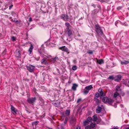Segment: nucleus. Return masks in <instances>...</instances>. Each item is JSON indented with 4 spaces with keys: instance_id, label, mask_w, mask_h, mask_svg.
I'll return each instance as SVG.
<instances>
[{
    "instance_id": "nucleus-55",
    "label": "nucleus",
    "mask_w": 129,
    "mask_h": 129,
    "mask_svg": "<svg viewBox=\"0 0 129 129\" xmlns=\"http://www.w3.org/2000/svg\"><path fill=\"white\" fill-rule=\"evenodd\" d=\"M12 17H9V18H10V19H12Z\"/></svg>"
},
{
    "instance_id": "nucleus-54",
    "label": "nucleus",
    "mask_w": 129,
    "mask_h": 129,
    "mask_svg": "<svg viewBox=\"0 0 129 129\" xmlns=\"http://www.w3.org/2000/svg\"><path fill=\"white\" fill-rule=\"evenodd\" d=\"M80 35L79 34L78 35V36H79V37H80Z\"/></svg>"
},
{
    "instance_id": "nucleus-46",
    "label": "nucleus",
    "mask_w": 129,
    "mask_h": 129,
    "mask_svg": "<svg viewBox=\"0 0 129 129\" xmlns=\"http://www.w3.org/2000/svg\"><path fill=\"white\" fill-rule=\"evenodd\" d=\"M64 123L65 124L67 123L66 118L64 122Z\"/></svg>"
},
{
    "instance_id": "nucleus-53",
    "label": "nucleus",
    "mask_w": 129,
    "mask_h": 129,
    "mask_svg": "<svg viewBox=\"0 0 129 129\" xmlns=\"http://www.w3.org/2000/svg\"><path fill=\"white\" fill-rule=\"evenodd\" d=\"M126 129H129V127L126 128Z\"/></svg>"
},
{
    "instance_id": "nucleus-3",
    "label": "nucleus",
    "mask_w": 129,
    "mask_h": 129,
    "mask_svg": "<svg viewBox=\"0 0 129 129\" xmlns=\"http://www.w3.org/2000/svg\"><path fill=\"white\" fill-rule=\"evenodd\" d=\"M92 119V118L91 117H88L87 119L84 122L83 125L84 126H85L88 124L91 121Z\"/></svg>"
},
{
    "instance_id": "nucleus-28",
    "label": "nucleus",
    "mask_w": 129,
    "mask_h": 129,
    "mask_svg": "<svg viewBox=\"0 0 129 129\" xmlns=\"http://www.w3.org/2000/svg\"><path fill=\"white\" fill-rule=\"evenodd\" d=\"M108 79L111 80H114L115 78L113 76H110L108 77Z\"/></svg>"
},
{
    "instance_id": "nucleus-43",
    "label": "nucleus",
    "mask_w": 129,
    "mask_h": 129,
    "mask_svg": "<svg viewBox=\"0 0 129 129\" xmlns=\"http://www.w3.org/2000/svg\"><path fill=\"white\" fill-rule=\"evenodd\" d=\"M32 20V18H31V17H30L29 18V22H31V21Z\"/></svg>"
},
{
    "instance_id": "nucleus-21",
    "label": "nucleus",
    "mask_w": 129,
    "mask_h": 129,
    "mask_svg": "<svg viewBox=\"0 0 129 129\" xmlns=\"http://www.w3.org/2000/svg\"><path fill=\"white\" fill-rule=\"evenodd\" d=\"M97 62L100 64H102L104 63V60L102 59L97 60Z\"/></svg>"
},
{
    "instance_id": "nucleus-48",
    "label": "nucleus",
    "mask_w": 129,
    "mask_h": 129,
    "mask_svg": "<svg viewBox=\"0 0 129 129\" xmlns=\"http://www.w3.org/2000/svg\"><path fill=\"white\" fill-rule=\"evenodd\" d=\"M18 54L19 55H20V51H18Z\"/></svg>"
},
{
    "instance_id": "nucleus-41",
    "label": "nucleus",
    "mask_w": 129,
    "mask_h": 129,
    "mask_svg": "<svg viewBox=\"0 0 129 129\" xmlns=\"http://www.w3.org/2000/svg\"><path fill=\"white\" fill-rule=\"evenodd\" d=\"M13 6V5H11L9 7V9L11 10Z\"/></svg>"
},
{
    "instance_id": "nucleus-47",
    "label": "nucleus",
    "mask_w": 129,
    "mask_h": 129,
    "mask_svg": "<svg viewBox=\"0 0 129 129\" xmlns=\"http://www.w3.org/2000/svg\"><path fill=\"white\" fill-rule=\"evenodd\" d=\"M121 7H118L117 8V9L118 10H120L121 9Z\"/></svg>"
},
{
    "instance_id": "nucleus-22",
    "label": "nucleus",
    "mask_w": 129,
    "mask_h": 129,
    "mask_svg": "<svg viewBox=\"0 0 129 129\" xmlns=\"http://www.w3.org/2000/svg\"><path fill=\"white\" fill-rule=\"evenodd\" d=\"M108 97H104L103 99V101L105 103H107L108 100Z\"/></svg>"
},
{
    "instance_id": "nucleus-44",
    "label": "nucleus",
    "mask_w": 129,
    "mask_h": 129,
    "mask_svg": "<svg viewBox=\"0 0 129 129\" xmlns=\"http://www.w3.org/2000/svg\"><path fill=\"white\" fill-rule=\"evenodd\" d=\"M11 14L12 15H15L16 14L15 13L13 12H12V13H11Z\"/></svg>"
},
{
    "instance_id": "nucleus-7",
    "label": "nucleus",
    "mask_w": 129,
    "mask_h": 129,
    "mask_svg": "<svg viewBox=\"0 0 129 129\" xmlns=\"http://www.w3.org/2000/svg\"><path fill=\"white\" fill-rule=\"evenodd\" d=\"M98 92L100 96H105V94L103 92V89H99L98 90Z\"/></svg>"
},
{
    "instance_id": "nucleus-9",
    "label": "nucleus",
    "mask_w": 129,
    "mask_h": 129,
    "mask_svg": "<svg viewBox=\"0 0 129 129\" xmlns=\"http://www.w3.org/2000/svg\"><path fill=\"white\" fill-rule=\"evenodd\" d=\"M102 108L99 106H98L96 109V112L98 113H100L102 110Z\"/></svg>"
},
{
    "instance_id": "nucleus-30",
    "label": "nucleus",
    "mask_w": 129,
    "mask_h": 129,
    "mask_svg": "<svg viewBox=\"0 0 129 129\" xmlns=\"http://www.w3.org/2000/svg\"><path fill=\"white\" fill-rule=\"evenodd\" d=\"M120 88V87L119 86H117L116 87V90L117 91H118L120 90L119 89Z\"/></svg>"
},
{
    "instance_id": "nucleus-8",
    "label": "nucleus",
    "mask_w": 129,
    "mask_h": 129,
    "mask_svg": "<svg viewBox=\"0 0 129 129\" xmlns=\"http://www.w3.org/2000/svg\"><path fill=\"white\" fill-rule=\"evenodd\" d=\"M59 49L66 52H68L69 51L68 49L65 46L60 48Z\"/></svg>"
},
{
    "instance_id": "nucleus-59",
    "label": "nucleus",
    "mask_w": 129,
    "mask_h": 129,
    "mask_svg": "<svg viewBox=\"0 0 129 129\" xmlns=\"http://www.w3.org/2000/svg\"><path fill=\"white\" fill-rule=\"evenodd\" d=\"M69 52H68V54H69Z\"/></svg>"
},
{
    "instance_id": "nucleus-13",
    "label": "nucleus",
    "mask_w": 129,
    "mask_h": 129,
    "mask_svg": "<svg viewBox=\"0 0 129 129\" xmlns=\"http://www.w3.org/2000/svg\"><path fill=\"white\" fill-rule=\"evenodd\" d=\"M34 47L33 45L31 44L30 45V47L29 48L28 51L29 53V54H31L33 49Z\"/></svg>"
},
{
    "instance_id": "nucleus-17",
    "label": "nucleus",
    "mask_w": 129,
    "mask_h": 129,
    "mask_svg": "<svg viewBox=\"0 0 129 129\" xmlns=\"http://www.w3.org/2000/svg\"><path fill=\"white\" fill-rule=\"evenodd\" d=\"M93 87L92 85H90L87 86H86L85 88V89H86L88 90H90Z\"/></svg>"
},
{
    "instance_id": "nucleus-26",
    "label": "nucleus",
    "mask_w": 129,
    "mask_h": 129,
    "mask_svg": "<svg viewBox=\"0 0 129 129\" xmlns=\"http://www.w3.org/2000/svg\"><path fill=\"white\" fill-rule=\"evenodd\" d=\"M93 120L94 121H96L98 119L96 115H94L93 116Z\"/></svg>"
},
{
    "instance_id": "nucleus-36",
    "label": "nucleus",
    "mask_w": 129,
    "mask_h": 129,
    "mask_svg": "<svg viewBox=\"0 0 129 129\" xmlns=\"http://www.w3.org/2000/svg\"><path fill=\"white\" fill-rule=\"evenodd\" d=\"M87 53L89 54H93V52L91 50H89L88 51Z\"/></svg>"
},
{
    "instance_id": "nucleus-10",
    "label": "nucleus",
    "mask_w": 129,
    "mask_h": 129,
    "mask_svg": "<svg viewBox=\"0 0 129 129\" xmlns=\"http://www.w3.org/2000/svg\"><path fill=\"white\" fill-rule=\"evenodd\" d=\"M39 100H40L39 103L40 105H42L44 104V101L43 99L41 97H39Z\"/></svg>"
},
{
    "instance_id": "nucleus-11",
    "label": "nucleus",
    "mask_w": 129,
    "mask_h": 129,
    "mask_svg": "<svg viewBox=\"0 0 129 129\" xmlns=\"http://www.w3.org/2000/svg\"><path fill=\"white\" fill-rule=\"evenodd\" d=\"M95 31L98 32V30H101V29L98 24L96 25H95Z\"/></svg>"
},
{
    "instance_id": "nucleus-29",
    "label": "nucleus",
    "mask_w": 129,
    "mask_h": 129,
    "mask_svg": "<svg viewBox=\"0 0 129 129\" xmlns=\"http://www.w3.org/2000/svg\"><path fill=\"white\" fill-rule=\"evenodd\" d=\"M94 100L96 102L97 104L99 103L100 102V101L97 98H94Z\"/></svg>"
},
{
    "instance_id": "nucleus-58",
    "label": "nucleus",
    "mask_w": 129,
    "mask_h": 129,
    "mask_svg": "<svg viewBox=\"0 0 129 129\" xmlns=\"http://www.w3.org/2000/svg\"><path fill=\"white\" fill-rule=\"evenodd\" d=\"M124 94H123V95H122V96H123Z\"/></svg>"
},
{
    "instance_id": "nucleus-23",
    "label": "nucleus",
    "mask_w": 129,
    "mask_h": 129,
    "mask_svg": "<svg viewBox=\"0 0 129 129\" xmlns=\"http://www.w3.org/2000/svg\"><path fill=\"white\" fill-rule=\"evenodd\" d=\"M53 104L55 106L58 107L60 105V103L58 102H56L53 103Z\"/></svg>"
},
{
    "instance_id": "nucleus-14",
    "label": "nucleus",
    "mask_w": 129,
    "mask_h": 129,
    "mask_svg": "<svg viewBox=\"0 0 129 129\" xmlns=\"http://www.w3.org/2000/svg\"><path fill=\"white\" fill-rule=\"evenodd\" d=\"M78 86V85L76 84H74L72 87V89L74 91L76 89L77 87Z\"/></svg>"
},
{
    "instance_id": "nucleus-31",
    "label": "nucleus",
    "mask_w": 129,
    "mask_h": 129,
    "mask_svg": "<svg viewBox=\"0 0 129 129\" xmlns=\"http://www.w3.org/2000/svg\"><path fill=\"white\" fill-rule=\"evenodd\" d=\"M89 91L85 89H84V94H87L88 93Z\"/></svg>"
},
{
    "instance_id": "nucleus-32",
    "label": "nucleus",
    "mask_w": 129,
    "mask_h": 129,
    "mask_svg": "<svg viewBox=\"0 0 129 129\" xmlns=\"http://www.w3.org/2000/svg\"><path fill=\"white\" fill-rule=\"evenodd\" d=\"M77 68V67L76 66H74L72 68V69L73 70H76Z\"/></svg>"
},
{
    "instance_id": "nucleus-19",
    "label": "nucleus",
    "mask_w": 129,
    "mask_h": 129,
    "mask_svg": "<svg viewBox=\"0 0 129 129\" xmlns=\"http://www.w3.org/2000/svg\"><path fill=\"white\" fill-rule=\"evenodd\" d=\"M98 32H96L97 35L99 36V35H103V31L101 29V30H99V29L98 30Z\"/></svg>"
},
{
    "instance_id": "nucleus-15",
    "label": "nucleus",
    "mask_w": 129,
    "mask_h": 129,
    "mask_svg": "<svg viewBox=\"0 0 129 129\" xmlns=\"http://www.w3.org/2000/svg\"><path fill=\"white\" fill-rule=\"evenodd\" d=\"M121 77L120 75H117L115 77V78L114 80L115 81H117L119 80H120Z\"/></svg>"
},
{
    "instance_id": "nucleus-52",
    "label": "nucleus",
    "mask_w": 129,
    "mask_h": 129,
    "mask_svg": "<svg viewBox=\"0 0 129 129\" xmlns=\"http://www.w3.org/2000/svg\"><path fill=\"white\" fill-rule=\"evenodd\" d=\"M80 40L81 42H82L83 43V40Z\"/></svg>"
},
{
    "instance_id": "nucleus-40",
    "label": "nucleus",
    "mask_w": 129,
    "mask_h": 129,
    "mask_svg": "<svg viewBox=\"0 0 129 129\" xmlns=\"http://www.w3.org/2000/svg\"><path fill=\"white\" fill-rule=\"evenodd\" d=\"M12 21H13V22H15L16 23L17 22H18V21L17 20H16L15 19H14V20L12 19Z\"/></svg>"
},
{
    "instance_id": "nucleus-45",
    "label": "nucleus",
    "mask_w": 129,
    "mask_h": 129,
    "mask_svg": "<svg viewBox=\"0 0 129 129\" xmlns=\"http://www.w3.org/2000/svg\"><path fill=\"white\" fill-rule=\"evenodd\" d=\"M76 60L74 59L73 60V62L74 63H76Z\"/></svg>"
},
{
    "instance_id": "nucleus-57",
    "label": "nucleus",
    "mask_w": 129,
    "mask_h": 129,
    "mask_svg": "<svg viewBox=\"0 0 129 129\" xmlns=\"http://www.w3.org/2000/svg\"><path fill=\"white\" fill-rule=\"evenodd\" d=\"M128 83H129V81H128ZM128 86L129 87V85H128Z\"/></svg>"
},
{
    "instance_id": "nucleus-51",
    "label": "nucleus",
    "mask_w": 129,
    "mask_h": 129,
    "mask_svg": "<svg viewBox=\"0 0 129 129\" xmlns=\"http://www.w3.org/2000/svg\"><path fill=\"white\" fill-rule=\"evenodd\" d=\"M68 40L69 41H71V38H70V39Z\"/></svg>"
},
{
    "instance_id": "nucleus-16",
    "label": "nucleus",
    "mask_w": 129,
    "mask_h": 129,
    "mask_svg": "<svg viewBox=\"0 0 129 129\" xmlns=\"http://www.w3.org/2000/svg\"><path fill=\"white\" fill-rule=\"evenodd\" d=\"M38 51L39 52V53L40 54L41 56L42 57H44V55L43 54V50L41 49H38Z\"/></svg>"
},
{
    "instance_id": "nucleus-27",
    "label": "nucleus",
    "mask_w": 129,
    "mask_h": 129,
    "mask_svg": "<svg viewBox=\"0 0 129 129\" xmlns=\"http://www.w3.org/2000/svg\"><path fill=\"white\" fill-rule=\"evenodd\" d=\"M95 123H91L90 124V127H91V128H93L95 127Z\"/></svg>"
},
{
    "instance_id": "nucleus-34",
    "label": "nucleus",
    "mask_w": 129,
    "mask_h": 129,
    "mask_svg": "<svg viewBox=\"0 0 129 129\" xmlns=\"http://www.w3.org/2000/svg\"><path fill=\"white\" fill-rule=\"evenodd\" d=\"M91 128L90 125H88L85 127V129H91Z\"/></svg>"
},
{
    "instance_id": "nucleus-25",
    "label": "nucleus",
    "mask_w": 129,
    "mask_h": 129,
    "mask_svg": "<svg viewBox=\"0 0 129 129\" xmlns=\"http://www.w3.org/2000/svg\"><path fill=\"white\" fill-rule=\"evenodd\" d=\"M119 95V93L117 92H116L114 94L113 97L115 98Z\"/></svg>"
},
{
    "instance_id": "nucleus-37",
    "label": "nucleus",
    "mask_w": 129,
    "mask_h": 129,
    "mask_svg": "<svg viewBox=\"0 0 129 129\" xmlns=\"http://www.w3.org/2000/svg\"><path fill=\"white\" fill-rule=\"evenodd\" d=\"M16 39V38L14 36L11 37V39L13 41H15V40Z\"/></svg>"
},
{
    "instance_id": "nucleus-12",
    "label": "nucleus",
    "mask_w": 129,
    "mask_h": 129,
    "mask_svg": "<svg viewBox=\"0 0 129 129\" xmlns=\"http://www.w3.org/2000/svg\"><path fill=\"white\" fill-rule=\"evenodd\" d=\"M108 102L107 103L109 104L112 105V103L114 102V100L111 98H108Z\"/></svg>"
},
{
    "instance_id": "nucleus-56",
    "label": "nucleus",
    "mask_w": 129,
    "mask_h": 129,
    "mask_svg": "<svg viewBox=\"0 0 129 129\" xmlns=\"http://www.w3.org/2000/svg\"><path fill=\"white\" fill-rule=\"evenodd\" d=\"M49 128V129H53L52 128Z\"/></svg>"
},
{
    "instance_id": "nucleus-38",
    "label": "nucleus",
    "mask_w": 129,
    "mask_h": 129,
    "mask_svg": "<svg viewBox=\"0 0 129 129\" xmlns=\"http://www.w3.org/2000/svg\"><path fill=\"white\" fill-rule=\"evenodd\" d=\"M6 52V49H5L3 51V52H2V54L3 55H5V54Z\"/></svg>"
},
{
    "instance_id": "nucleus-61",
    "label": "nucleus",
    "mask_w": 129,
    "mask_h": 129,
    "mask_svg": "<svg viewBox=\"0 0 129 129\" xmlns=\"http://www.w3.org/2000/svg\"><path fill=\"white\" fill-rule=\"evenodd\" d=\"M68 40V39H67V40Z\"/></svg>"
},
{
    "instance_id": "nucleus-50",
    "label": "nucleus",
    "mask_w": 129,
    "mask_h": 129,
    "mask_svg": "<svg viewBox=\"0 0 129 129\" xmlns=\"http://www.w3.org/2000/svg\"><path fill=\"white\" fill-rule=\"evenodd\" d=\"M40 58V57H38L37 58H36V59L37 60H38Z\"/></svg>"
},
{
    "instance_id": "nucleus-6",
    "label": "nucleus",
    "mask_w": 129,
    "mask_h": 129,
    "mask_svg": "<svg viewBox=\"0 0 129 129\" xmlns=\"http://www.w3.org/2000/svg\"><path fill=\"white\" fill-rule=\"evenodd\" d=\"M61 17L63 20L66 21H68V19H69L68 15L64 14L62 15Z\"/></svg>"
},
{
    "instance_id": "nucleus-1",
    "label": "nucleus",
    "mask_w": 129,
    "mask_h": 129,
    "mask_svg": "<svg viewBox=\"0 0 129 129\" xmlns=\"http://www.w3.org/2000/svg\"><path fill=\"white\" fill-rule=\"evenodd\" d=\"M65 24L67 27L66 29L67 30V34L68 36L70 37L72 35L73 31L71 28V26L69 23H66Z\"/></svg>"
},
{
    "instance_id": "nucleus-39",
    "label": "nucleus",
    "mask_w": 129,
    "mask_h": 129,
    "mask_svg": "<svg viewBox=\"0 0 129 129\" xmlns=\"http://www.w3.org/2000/svg\"><path fill=\"white\" fill-rule=\"evenodd\" d=\"M39 122V121H36L33 122V123L35 124V125H37L38 123Z\"/></svg>"
},
{
    "instance_id": "nucleus-35",
    "label": "nucleus",
    "mask_w": 129,
    "mask_h": 129,
    "mask_svg": "<svg viewBox=\"0 0 129 129\" xmlns=\"http://www.w3.org/2000/svg\"><path fill=\"white\" fill-rule=\"evenodd\" d=\"M81 101V98L78 99L77 101V103H79Z\"/></svg>"
},
{
    "instance_id": "nucleus-18",
    "label": "nucleus",
    "mask_w": 129,
    "mask_h": 129,
    "mask_svg": "<svg viewBox=\"0 0 129 129\" xmlns=\"http://www.w3.org/2000/svg\"><path fill=\"white\" fill-rule=\"evenodd\" d=\"M70 113V110H67L64 113V114L65 116H68L69 115Z\"/></svg>"
},
{
    "instance_id": "nucleus-33",
    "label": "nucleus",
    "mask_w": 129,
    "mask_h": 129,
    "mask_svg": "<svg viewBox=\"0 0 129 129\" xmlns=\"http://www.w3.org/2000/svg\"><path fill=\"white\" fill-rule=\"evenodd\" d=\"M95 96L96 97L98 98L99 97V94L98 92H96L95 94Z\"/></svg>"
},
{
    "instance_id": "nucleus-4",
    "label": "nucleus",
    "mask_w": 129,
    "mask_h": 129,
    "mask_svg": "<svg viewBox=\"0 0 129 129\" xmlns=\"http://www.w3.org/2000/svg\"><path fill=\"white\" fill-rule=\"evenodd\" d=\"M35 67L31 65H29L27 67V68L30 72H32L34 70Z\"/></svg>"
},
{
    "instance_id": "nucleus-60",
    "label": "nucleus",
    "mask_w": 129,
    "mask_h": 129,
    "mask_svg": "<svg viewBox=\"0 0 129 129\" xmlns=\"http://www.w3.org/2000/svg\"><path fill=\"white\" fill-rule=\"evenodd\" d=\"M49 56H50V57H51V55H49Z\"/></svg>"
},
{
    "instance_id": "nucleus-42",
    "label": "nucleus",
    "mask_w": 129,
    "mask_h": 129,
    "mask_svg": "<svg viewBox=\"0 0 129 129\" xmlns=\"http://www.w3.org/2000/svg\"><path fill=\"white\" fill-rule=\"evenodd\" d=\"M75 129H81V127L79 126H78Z\"/></svg>"
},
{
    "instance_id": "nucleus-5",
    "label": "nucleus",
    "mask_w": 129,
    "mask_h": 129,
    "mask_svg": "<svg viewBox=\"0 0 129 129\" xmlns=\"http://www.w3.org/2000/svg\"><path fill=\"white\" fill-rule=\"evenodd\" d=\"M48 56H47V57L44 58L41 60V63L42 64L48 65V62L47 60V58H48Z\"/></svg>"
},
{
    "instance_id": "nucleus-24",
    "label": "nucleus",
    "mask_w": 129,
    "mask_h": 129,
    "mask_svg": "<svg viewBox=\"0 0 129 129\" xmlns=\"http://www.w3.org/2000/svg\"><path fill=\"white\" fill-rule=\"evenodd\" d=\"M121 63L122 64H127L129 63V61L125 60L123 61H121Z\"/></svg>"
},
{
    "instance_id": "nucleus-20",
    "label": "nucleus",
    "mask_w": 129,
    "mask_h": 129,
    "mask_svg": "<svg viewBox=\"0 0 129 129\" xmlns=\"http://www.w3.org/2000/svg\"><path fill=\"white\" fill-rule=\"evenodd\" d=\"M11 110L13 111L15 113H16L17 111V110L15 108H14L12 105H11Z\"/></svg>"
},
{
    "instance_id": "nucleus-2",
    "label": "nucleus",
    "mask_w": 129,
    "mask_h": 129,
    "mask_svg": "<svg viewBox=\"0 0 129 129\" xmlns=\"http://www.w3.org/2000/svg\"><path fill=\"white\" fill-rule=\"evenodd\" d=\"M36 99V98L35 97L29 98L27 99V102L29 103H31L33 105Z\"/></svg>"
},
{
    "instance_id": "nucleus-49",
    "label": "nucleus",
    "mask_w": 129,
    "mask_h": 129,
    "mask_svg": "<svg viewBox=\"0 0 129 129\" xmlns=\"http://www.w3.org/2000/svg\"><path fill=\"white\" fill-rule=\"evenodd\" d=\"M92 6H93L94 8H95V5L94 4H93L92 5Z\"/></svg>"
}]
</instances>
